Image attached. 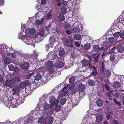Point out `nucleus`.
Returning a JSON list of instances; mask_svg holds the SVG:
<instances>
[{"instance_id":"40","label":"nucleus","mask_w":124,"mask_h":124,"mask_svg":"<svg viewBox=\"0 0 124 124\" xmlns=\"http://www.w3.org/2000/svg\"><path fill=\"white\" fill-rule=\"evenodd\" d=\"M65 4H66V3L65 1H60L58 2V3L57 4V5L58 6H60L62 4H63V5H64Z\"/></svg>"},{"instance_id":"7","label":"nucleus","mask_w":124,"mask_h":124,"mask_svg":"<svg viewBox=\"0 0 124 124\" xmlns=\"http://www.w3.org/2000/svg\"><path fill=\"white\" fill-rule=\"evenodd\" d=\"M43 39V37H41L39 34H38L35 35V39H33V40H35V43H38L41 41Z\"/></svg>"},{"instance_id":"31","label":"nucleus","mask_w":124,"mask_h":124,"mask_svg":"<svg viewBox=\"0 0 124 124\" xmlns=\"http://www.w3.org/2000/svg\"><path fill=\"white\" fill-rule=\"evenodd\" d=\"M49 98L50 100L49 101L50 103H54V102L55 100V97L54 96H50Z\"/></svg>"},{"instance_id":"57","label":"nucleus","mask_w":124,"mask_h":124,"mask_svg":"<svg viewBox=\"0 0 124 124\" xmlns=\"http://www.w3.org/2000/svg\"><path fill=\"white\" fill-rule=\"evenodd\" d=\"M112 122L113 124H121V123H118L117 120L114 119L112 120Z\"/></svg>"},{"instance_id":"62","label":"nucleus","mask_w":124,"mask_h":124,"mask_svg":"<svg viewBox=\"0 0 124 124\" xmlns=\"http://www.w3.org/2000/svg\"><path fill=\"white\" fill-rule=\"evenodd\" d=\"M35 24L37 26H39L40 24H41L40 21L39 20H37Z\"/></svg>"},{"instance_id":"19","label":"nucleus","mask_w":124,"mask_h":124,"mask_svg":"<svg viewBox=\"0 0 124 124\" xmlns=\"http://www.w3.org/2000/svg\"><path fill=\"white\" fill-rule=\"evenodd\" d=\"M117 39V38L114 37H111L109 38L108 41L110 43H112L116 41Z\"/></svg>"},{"instance_id":"15","label":"nucleus","mask_w":124,"mask_h":124,"mask_svg":"<svg viewBox=\"0 0 124 124\" xmlns=\"http://www.w3.org/2000/svg\"><path fill=\"white\" fill-rule=\"evenodd\" d=\"M102 119V116L101 115H97L96 117V121L97 123L101 122Z\"/></svg>"},{"instance_id":"56","label":"nucleus","mask_w":124,"mask_h":124,"mask_svg":"<svg viewBox=\"0 0 124 124\" xmlns=\"http://www.w3.org/2000/svg\"><path fill=\"white\" fill-rule=\"evenodd\" d=\"M80 24L79 22H76L73 24V27H78L79 24Z\"/></svg>"},{"instance_id":"16","label":"nucleus","mask_w":124,"mask_h":124,"mask_svg":"<svg viewBox=\"0 0 124 124\" xmlns=\"http://www.w3.org/2000/svg\"><path fill=\"white\" fill-rule=\"evenodd\" d=\"M104 49V47H100L97 45H95L93 46V49L95 51H98Z\"/></svg>"},{"instance_id":"43","label":"nucleus","mask_w":124,"mask_h":124,"mask_svg":"<svg viewBox=\"0 0 124 124\" xmlns=\"http://www.w3.org/2000/svg\"><path fill=\"white\" fill-rule=\"evenodd\" d=\"M26 86V84L24 82H22L20 84V87L22 88H23Z\"/></svg>"},{"instance_id":"20","label":"nucleus","mask_w":124,"mask_h":124,"mask_svg":"<svg viewBox=\"0 0 124 124\" xmlns=\"http://www.w3.org/2000/svg\"><path fill=\"white\" fill-rule=\"evenodd\" d=\"M5 86H6L13 87L12 85H11V83L9 80H6L5 83Z\"/></svg>"},{"instance_id":"9","label":"nucleus","mask_w":124,"mask_h":124,"mask_svg":"<svg viewBox=\"0 0 124 124\" xmlns=\"http://www.w3.org/2000/svg\"><path fill=\"white\" fill-rule=\"evenodd\" d=\"M29 115H27L25 116L24 118L26 120L27 122L31 123V121H33L35 120L34 118H33L32 116H29Z\"/></svg>"},{"instance_id":"32","label":"nucleus","mask_w":124,"mask_h":124,"mask_svg":"<svg viewBox=\"0 0 124 124\" xmlns=\"http://www.w3.org/2000/svg\"><path fill=\"white\" fill-rule=\"evenodd\" d=\"M42 78L41 75L40 74H37L35 77V80L39 81Z\"/></svg>"},{"instance_id":"39","label":"nucleus","mask_w":124,"mask_h":124,"mask_svg":"<svg viewBox=\"0 0 124 124\" xmlns=\"http://www.w3.org/2000/svg\"><path fill=\"white\" fill-rule=\"evenodd\" d=\"M55 70L53 68H51L48 70V72L49 74H52L54 72Z\"/></svg>"},{"instance_id":"63","label":"nucleus","mask_w":124,"mask_h":124,"mask_svg":"<svg viewBox=\"0 0 124 124\" xmlns=\"http://www.w3.org/2000/svg\"><path fill=\"white\" fill-rule=\"evenodd\" d=\"M72 32V31L71 30H66V33L68 34H71Z\"/></svg>"},{"instance_id":"18","label":"nucleus","mask_w":124,"mask_h":124,"mask_svg":"<svg viewBox=\"0 0 124 124\" xmlns=\"http://www.w3.org/2000/svg\"><path fill=\"white\" fill-rule=\"evenodd\" d=\"M20 90V88L19 87L16 86L13 89V93L14 94H18V92Z\"/></svg>"},{"instance_id":"46","label":"nucleus","mask_w":124,"mask_h":124,"mask_svg":"<svg viewBox=\"0 0 124 124\" xmlns=\"http://www.w3.org/2000/svg\"><path fill=\"white\" fill-rule=\"evenodd\" d=\"M45 30L44 29H42L41 31L38 34H39L40 36L41 37H43L44 35L45 32Z\"/></svg>"},{"instance_id":"52","label":"nucleus","mask_w":124,"mask_h":124,"mask_svg":"<svg viewBox=\"0 0 124 124\" xmlns=\"http://www.w3.org/2000/svg\"><path fill=\"white\" fill-rule=\"evenodd\" d=\"M120 40H121L124 39V32H123L120 33Z\"/></svg>"},{"instance_id":"34","label":"nucleus","mask_w":124,"mask_h":124,"mask_svg":"<svg viewBox=\"0 0 124 124\" xmlns=\"http://www.w3.org/2000/svg\"><path fill=\"white\" fill-rule=\"evenodd\" d=\"M75 78L74 77H71L69 79V83L70 84H73L75 81Z\"/></svg>"},{"instance_id":"54","label":"nucleus","mask_w":124,"mask_h":124,"mask_svg":"<svg viewBox=\"0 0 124 124\" xmlns=\"http://www.w3.org/2000/svg\"><path fill=\"white\" fill-rule=\"evenodd\" d=\"M113 101L118 106H119L121 105L120 103L117 101L115 99H113Z\"/></svg>"},{"instance_id":"42","label":"nucleus","mask_w":124,"mask_h":124,"mask_svg":"<svg viewBox=\"0 0 124 124\" xmlns=\"http://www.w3.org/2000/svg\"><path fill=\"white\" fill-rule=\"evenodd\" d=\"M18 104H20L23 103V100L21 97H20L17 100Z\"/></svg>"},{"instance_id":"10","label":"nucleus","mask_w":124,"mask_h":124,"mask_svg":"<svg viewBox=\"0 0 124 124\" xmlns=\"http://www.w3.org/2000/svg\"><path fill=\"white\" fill-rule=\"evenodd\" d=\"M101 73L103 76L106 78L109 77L110 75V72L106 70H105V71H101Z\"/></svg>"},{"instance_id":"12","label":"nucleus","mask_w":124,"mask_h":124,"mask_svg":"<svg viewBox=\"0 0 124 124\" xmlns=\"http://www.w3.org/2000/svg\"><path fill=\"white\" fill-rule=\"evenodd\" d=\"M86 88L85 85L83 84H80L78 86V89L80 91L83 92L84 91Z\"/></svg>"},{"instance_id":"60","label":"nucleus","mask_w":124,"mask_h":124,"mask_svg":"<svg viewBox=\"0 0 124 124\" xmlns=\"http://www.w3.org/2000/svg\"><path fill=\"white\" fill-rule=\"evenodd\" d=\"M104 86L106 89V90L108 91H110L111 90H110L109 88L108 87V86L106 84H105L104 85Z\"/></svg>"},{"instance_id":"58","label":"nucleus","mask_w":124,"mask_h":124,"mask_svg":"<svg viewBox=\"0 0 124 124\" xmlns=\"http://www.w3.org/2000/svg\"><path fill=\"white\" fill-rule=\"evenodd\" d=\"M71 57L73 59H75L76 58V54L73 53H71Z\"/></svg>"},{"instance_id":"2","label":"nucleus","mask_w":124,"mask_h":124,"mask_svg":"<svg viewBox=\"0 0 124 124\" xmlns=\"http://www.w3.org/2000/svg\"><path fill=\"white\" fill-rule=\"evenodd\" d=\"M12 50L11 48H7V47L4 45H0V53L3 56L5 53L6 52H10Z\"/></svg>"},{"instance_id":"53","label":"nucleus","mask_w":124,"mask_h":124,"mask_svg":"<svg viewBox=\"0 0 124 124\" xmlns=\"http://www.w3.org/2000/svg\"><path fill=\"white\" fill-rule=\"evenodd\" d=\"M99 57V55H98L96 56H94L93 57V58H94V61L95 62H97L98 61V59Z\"/></svg>"},{"instance_id":"59","label":"nucleus","mask_w":124,"mask_h":124,"mask_svg":"<svg viewBox=\"0 0 124 124\" xmlns=\"http://www.w3.org/2000/svg\"><path fill=\"white\" fill-rule=\"evenodd\" d=\"M68 92V90H67L64 93L62 94L61 96L62 97L65 96L67 95V93Z\"/></svg>"},{"instance_id":"23","label":"nucleus","mask_w":124,"mask_h":124,"mask_svg":"<svg viewBox=\"0 0 124 124\" xmlns=\"http://www.w3.org/2000/svg\"><path fill=\"white\" fill-rule=\"evenodd\" d=\"M89 85L90 86H93L95 84V82L93 80H89L88 81Z\"/></svg>"},{"instance_id":"27","label":"nucleus","mask_w":124,"mask_h":124,"mask_svg":"<svg viewBox=\"0 0 124 124\" xmlns=\"http://www.w3.org/2000/svg\"><path fill=\"white\" fill-rule=\"evenodd\" d=\"M97 105L98 106H102L103 103V101L101 99L98 100L96 102Z\"/></svg>"},{"instance_id":"51","label":"nucleus","mask_w":124,"mask_h":124,"mask_svg":"<svg viewBox=\"0 0 124 124\" xmlns=\"http://www.w3.org/2000/svg\"><path fill=\"white\" fill-rule=\"evenodd\" d=\"M115 56L113 54H111L110 55V60L112 62H115L114 60L115 59Z\"/></svg>"},{"instance_id":"55","label":"nucleus","mask_w":124,"mask_h":124,"mask_svg":"<svg viewBox=\"0 0 124 124\" xmlns=\"http://www.w3.org/2000/svg\"><path fill=\"white\" fill-rule=\"evenodd\" d=\"M9 70L11 71H12L14 69V68L12 65H9L8 66Z\"/></svg>"},{"instance_id":"47","label":"nucleus","mask_w":124,"mask_h":124,"mask_svg":"<svg viewBox=\"0 0 124 124\" xmlns=\"http://www.w3.org/2000/svg\"><path fill=\"white\" fill-rule=\"evenodd\" d=\"M18 55V54L17 53V52H15L12 54L11 56L13 58H16L17 56Z\"/></svg>"},{"instance_id":"5","label":"nucleus","mask_w":124,"mask_h":124,"mask_svg":"<svg viewBox=\"0 0 124 124\" xmlns=\"http://www.w3.org/2000/svg\"><path fill=\"white\" fill-rule=\"evenodd\" d=\"M112 51L114 53H116L117 50L120 52H122L124 50V47L121 45H120L118 46L117 48L115 47H113L111 49Z\"/></svg>"},{"instance_id":"4","label":"nucleus","mask_w":124,"mask_h":124,"mask_svg":"<svg viewBox=\"0 0 124 124\" xmlns=\"http://www.w3.org/2000/svg\"><path fill=\"white\" fill-rule=\"evenodd\" d=\"M62 42L63 44L66 47L70 46V47H73V46L72 44V42L69 41L66 38H63L62 39Z\"/></svg>"},{"instance_id":"37","label":"nucleus","mask_w":124,"mask_h":124,"mask_svg":"<svg viewBox=\"0 0 124 124\" xmlns=\"http://www.w3.org/2000/svg\"><path fill=\"white\" fill-rule=\"evenodd\" d=\"M61 11L63 14H65L67 12V9L66 7H63L61 8Z\"/></svg>"},{"instance_id":"29","label":"nucleus","mask_w":124,"mask_h":124,"mask_svg":"<svg viewBox=\"0 0 124 124\" xmlns=\"http://www.w3.org/2000/svg\"><path fill=\"white\" fill-rule=\"evenodd\" d=\"M120 85V84L119 82H115L113 84V87L115 88H119Z\"/></svg>"},{"instance_id":"44","label":"nucleus","mask_w":124,"mask_h":124,"mask_svg":"<svg viewBox=\"0 0 124 124\" xmlns=\"http://www.w3.org/2000/svg\"><path fill=\"white\" fill-rule=\"evenodd\" d=\"M54 120V118L53 117H49L48 119V122L49 124H52Z\"/></svg>"},{"instance_id":"33","label":"nucleus","mask_w":124,"mask_h":124,"mask_svg":"<svg viewBox=\"0 0 124 124\" xmlns=\"http://www.w3.org/2000/svg\"><path fill=\"white\" fill-rule=\"evenodd\" d=\"M4 104L7 106L9 107L10 106L11 107V101H7L4 103Z\"/></svg>"},{"instance_id":"61","label":"nucleus","mask_w":124,"mask_h":124,"mask_svg":"<svg viewBox=\"0 0 124 124\" xmlns=\"http://www.w3.org/2000/svg\"><path fill=\"white\" fill-rule=\"evenodd\" d=\"M84 48L86 50H88L90 49V46L89 45L86 44L84 46Z\"/></svg>"},{"instance_id":"64","label":"nucleus","mask_w":124,"mask_h":124,"mask_svg":"<svg viewBox=\"0 0 124 124\" xmlns=\"http://www.w3.org/2000/svg\"><path fill=\"white\" fill-rule=\"evenodd\" d=\"M10 81L12 84H15L16 82V80L15 78L11 79H10Z\"/></svg>"},{"instance_id":"22","label":"nucleus","mask_w":124,"mask_h":124,"mask_svg":"<svg viewBox=\"0 0 124 124\" xmlns=\"http://www.w3.org/2000/svg\"><path fill=\"white\" fill-rule=\"evenodd\" d=\"M113 113L112 112H108L106 114V118L107 120L110 119L112 116L113 115Z\"/></svg>"},{"instance_id":"11","label":"nucleus","mask_w":124,"mask_h":124,"mask_svg":"<svg viewBox=\"0 0 124 124\" xmlns=\"http://www.w3.org/2000/svg\"><path fill=\"white\" fill-rule=\"evenodd\" d=\"M82 26L81 24H79L78 27H73L74 31L76 32H78L82 29Z\"/></svg>"},{"instance_id":"24","label":"nucleus","mask_w":124,"mask_h":124,"mask_svg":"<svg viewBox=\"0 0 124 124\" xmlns=\"http://www.w3.org/2000/svg\"><path fill=\"white\" fill-rule=\"evenodd\" d=\"M56 39V37L55 36H51L49 40L51 43H53L55 42Z\"/></svg>"},{"instance_id":"50","label":"nucleus","mask_w":124,"mask_h":124,"mask_svg":"<svg viewBox=\"0 0 124 124\" xmlns=\"http://www.w3.org/2000/svg\"><path fill=\"white\" fill-rule=\"evenodd\" d=\"M4 62L6 64H8L11 62L10 60L7 58L5 59H4Z\"/></svg>"},{"instance_id":"25","label":"nucleus","mask_w":124,"mask_h":124,"mask_svg":"<svg viewBox=\"0 0 124 124\" xmlns=\"http://www.w3.org/2000/svg\"><path fill=\"white\" fill-rule=\"evenodd\" d=\"M65 16L63 14L60 15L58 16V19L60 21H63L65 20Z\"/></svg>"},{"instance_id":"3","label":"nucleus","mask_w":124,"mask_h":124,"mask_svg":"<svg viewBox=\"0 0 124 124\" xmlns=\"http://www.w3.org/2000/svg\"><path fill=\"white\" fill-rule=\"evenodd\" d=\"M47 94H44L40 99V101L37 104L38 107H41L43 105H44L46 102V98H47Z\"/></svg>"},{"instance_id":"49","label":"nucleus","mask_w":124,"mask_h":124,"mask_svg":"<svg viewBox=\"0 0 124 124\" xmlns=\"http://www.w3.org/2000/svg\"><path fill=\"white\" fill-rule=\"evenodd\" d=\"M120 35V32H116L113 34L114 36L115 37L117 38H118Z\"/></svg>"},{"instance_id":"36","label":"nucleus","mask_w":124,"mask_h":124,"mask_svg":"<svg viewBox=\"0 0 124 124\" xmlns=\"http://www.w3.org/2000/svg\"><path fill=\"white\" fill-rule=\"evenodd\" d=\"M66 99L65 98H62L61 100L60 103L61 105H63L66 102Z\"/></svg>"},{"instance_id":"38","label":"nucleus","mask_w":124,"mask_h":124,"mask_svg":"<svg viewBox=\"0 0 124 124\" xmlns=\"http://www.w3.org/2000/svg\"><path fill=\"white\" fill-rule=\"evenodd\" d=\"M43 105V108L44 110H47L49 108V105L48 104L46 103H45L44 105Z\"/></svg>"},{"instance_id":"13","label":"nucleus","mask_w":124,"mask_h":124,"mask_svg":"<svg viewBox=\"0 0 124 124\" xmlns=\"http://www.w3.org/2000/svg\"><path fill=\"white\" fill-rule=\"evenodd\" d=\"M29 67V63L25 62L21 66L20 68L23 70H25L27 69Z\"/></svg>"},{"instance_id":"26","label":"nucleus","mask_w":124,"mask_h":124,"mask_svg":"<svg viewBox=\"0 0 124 124\" xmlns=\"http://www.w3.org/2000/svg\"><path fill=\"white\" fill-rule=\"evenodd\" d=\"M64 65V63L62 62H58L57 65V67L58 68H61Z\"/></svg>"},{"instance_id":"30","label":"nucleus","mask_w":124,"mask_h":124,"mask_svg":"<svg viewBox=\"0 0 124 124\" xmlns=\"http://www.w3.org/2000/svg\"><path fill=\"white\" fill-rule=\"evenodd\" d=\"M46 65L48 67H52L53 66V62L52 61H48L46 63Z\"/></svg>"},{"instance_id":"21","label":"nucleus","mask_w":124,"mask_h":124,"mask_svg":"<svg viewBox=\"0 0 124 124\" xmlns=\"http://www.w3.org/2000/svg\"><path fill=\"white\" fill-rule=\"evenodd\" d=\"M25 32L27 33H30L31 34H34L35 32V30L34 29H27L25 31Z\"/></svg>"},{"instance_id":"17","label":"nucleus","mask_w":124,"mask_h":124,"mask_svg":"<svg viewBox=\"0 0 124 124\" xmlns=\"http://www.w3.org/2000/svg\"><path fill=\"white\" fill-rule=\"evenodd\" d=\"M38 123L40 124H43V122L44 121L45 118L43 116L40 118H36Z\"/></svg>"},{"instance_id":"28","label":"nucleus","mask_w":124,"mask_h":124,"mask_svg":"<svg viewBox=\"0 0 124 124\" xmlns=\"http://www.w3.org/2000/svg\"><path fill=\"white\" fill-rule=\"evenodd\" d=\"M47 23H46L45 24V27L47 31H50L51 29V24L50 23H48V24H46Z\"/></svg>"},{"instance_id":"35","label":"nucleus","mask_w":124,"mask_h":124,"mask_svg":"<svg viewBox=\"0 0 124 124\" xmlns=\"http://www.w3.org/2000/svg\"><path fill=\"white\" fill-rule=\"evenodd\" d=\"M74 38L75 39L77 40H80L81 38V36L79 34H76L74 36Z\"/></svg>"},{"instance_id":"6","label":"nucleus","mask_w":124,"mask_h":124,"mask_svg":"<svg viewBox=\"0 0 124 124\" xmlns=\"http://www.w3.org/2000/svg\"><path fill=\"white\" fill-rule=\"evenodd\" d=\"M47 57L51 60L56 59L57 57L55 52L53 51L50 52L47 55Z\"/></svg>"},{"instance_id":"48","label":"nucleus","mask_w":124,"mask_h":124,"mask_svg":"<svg viewBox=\"0 0 124 124\" xmlns=\"http://www.w3.org/2000/svg\"><path fill=\"white\" fill-rule=\"evenodd\" d=\"M65 51L63 50H60L59 53V54L60 56H62L65 54Z\"/></svg>"},{"instance_id":"14","label":"nucleus","mask_w":124,"mask_h":124,"mask_svg":"<svg viewBox=\"0 0 124 124\" xmlns=\"http://www.w3.org/2000/svg\"><path fill=\"white\" fill-rule=\"evenodd\" d=\"M11 107H16L18 105V103L17 100L16 99H13L11 101Z\"/></svg>"},{"instance_id":"8","label":"nucleus","mask_w":124,"mask_h":124,"mask_svg":"<svg viewBox=\"0 0 124 124\" xmlns=\"http://www.w3.org/2000/svg\"><path fill=\"white\" fill-rule=\"evenodd\" d=\"M89 59V61L85 59H83L82 60V64L83 67H86L89 65L90 63V62L92 60V58L90 57V59Z\"/></svg>"},{"instance_id":"1","label":"nucleus","mask_w":124,"mask_h":124,"mask_svg":"<svg viewBox=\"0 0 124 124\" xmlns=\"http://www.w3.org/2000/svg\"><path fill=\"white\" fill-rule=\"evenodd\" d=\"M19 38L20 39H22L23 41L28 45H32L35 43L34 40L26 35H23L21 37L19 36Z\"/></svg>"},{"instance_id":"45","label":"nucleus","mask_w":124,"mask_h":124,"mask_svg":"<svg viewBox=\"0 0 124 124\" xmlns=\"http://www.w3.org/2000/svg\"><path fill=\"white\" fill-rule=\"evenodd\" d=\"M55 106L54 110L56 112H58L60 110L61 107L60 105H57Z\"/></svg>"},{"instance_id":"41","label":"nucleus","mask_w":124,"mask_h":124,"mask_svg":"<svg viewBox=\"0 0 124 124\" xmlns=\"http://www.w3.org/2000/svg\"><path fill=\"white\" fill-rule=\"evenodd\" d=\"M53 17V15L52 14H50V13H48L47 16H46V18L48 20H49L52 18Z\"/></svg>"}]
</instances>
